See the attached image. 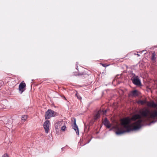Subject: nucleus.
<instances>
[{"mask_svg":"<svg viewBox=\"0 0 157 157\" xmlns=\"http://www.w3.org/2000/svg\"><path fill=\"white\" fill-rule=\"evenodd\" d=\"M120 122L121 126L120 127H117L116 131V133L117 135L140 129L142 126L141 123L143 120L142 119L138 120L132 125H130L131 119L129 117H127L121 119Z\"/></svg>","mask_w":157,"mask_h":157,"instance_id":"nucleus-1","label":"nucleus"},{"mask_svg":"<svg viewBox=\"0 0 157 157\" xmlns=\"http://www.w3.org/2000/svg\"><path fill=\"white\" fill-rule=\"evenodd\" d=\"M132 76L131 78V80L133 84L137 86L141 85V82L138 76H136L135 74H132Z\"/></svg>","mask_w":157,"mask_h":157,"instance_id":"nucleus-2","label":"nucleus"},{"mask_svg":"<svg viewBox=\"0 0 157 157\" xmlns=\"http://www.w3.org/2000/svg\"><path fill=\"white\" fill-rule=\"evenodd\" d=\"M57 113L50 109H49L46 112L45 115V119H49L56 115Z\"/></svg>","mask_w":157,"mask_h":157,"instance_id":"nucleus-3","label":"nucleus"},{"mask_svg":"<svg viewBox=\"0 0 157 157\" xmlns=\"http://www.w3.org/2000/svg\"><path fill=\"white\" fill-rule=\"evenodd\" d=\"M139 113L141 117H146L149 116L150 111L147 108H144L140 110Z\"/></svg>","mask_w":157,"mask_h":157,"instance_id":"nucleus-4","label":"nucleus"},{"mask_svg":"<svg viewBox=\"0 0 157 157\" xmlns=\"http://www.w3.org/2000/svg\"><path fill=\"white\" fill-rule=\"evenodd\" d=\"M107 111V109L105 111L101 109L99 110L94 115V119L95 120H97L98 118L100 117V115L101 114H103V115H105Z\"/></svg>","mask_w":157,"mask_h":157,"instance_id":"nucleus-5","label":"nucleus"},{"mask_svg":"<svg viewBox=\"0 0 157 157\" xmlns=\"http://www.w3.org/2000/svg\"><path fill=\"white\" fill-rule=\"evenodd\" d=\"M49 125L50 121L48 120L46 121L44 124V127L46 134L48 133L49 130Z\"/></svg>","mask_w":157,"mask_h":157,"instance_id":"nucleus-6","label":"nucleus"},{"mask_svg":"<svg viewBox=\"0 0 157 157\" xmlns=\"http://www.w3.org/2000/svg\"><path fill=\"white\" fill-rule=\"evenodd\" d=\"M26 84L23 82H21L19 86V92L20 94H21L25 90Z\"/></svg>","mask_w":157,"mask_h":157,"instance_id":"nucleus-7","label":"nucleus"},{"mask_svg":"<svg viewBox=\"0 0 157 157\" xmlns=\"http://www.w3.org/2000/svg\"><path fill=\"white\" fill-rule=\"evenodd\" d=\"M139 91L137 90H134L130 92L128 94L129 97H137L139 96Z\"/></svg>","mask_w":157,"mask_h":157,"instance_id":"nucleus-8","label":"nucleus"},{"mask_svg":"<svg viewBox=\"0 0 157 157\" xmlns=\"http://www.w3.org/2000/svg\"><path fill=\"white\" fill-rule=\"evenodd\" d=\"M74 125L72 126V128L76 131L77 135H78L79 133V131L78 126L76 124V120L75 118H74Z\"/></svg>","mask_w":157,"mask_h":157,"instance_id":"nucleus-9","label":"nucleus"},{"mask_svg":"<svg viewBox=\"0 0 157 157\" xmlns=\"http://www.w3.org/2000/svg\"><path fill=\"white\" fill-rule=\"evenodd\" d=\"M63 122L62 120L60 121H58L55 124L56 129H58L60 128V127L63 125Z\"/></svg>","mask_w":157,"mask_h":157,"instance_id":"nucleus-10","label":"nucleus"},{"mask_svg":"<svg viewBox=\"0 0 157 157\" xmlns=\"http://www.w3.org/2000/svg\"><path fill=\"white\" fill-rule=\"evenodd\" d=\"M141 116L139 114H136L132 116L130 119L132 121H135L138 119H139V120L141 119ZM138 120H139V119Z\"/></svg>","mask_w":157,"mask_h":157,"instance_id":"nucleus-11","label":"nucleus"},{"mask_svg":"<svg viewBox=\"0 0 157 157\" xmlns=\"http://www.w3.org/2000/svg\"><path fill=\"white\" fill-rule=\"evenodd\" d=\"M147 105L148 106L155 108L157 106V103H155L153 101L151 102H148Z\"/></svg>","mask_w":157,"mask_h":157,"instance_id":"nucleus-12","label":"nucleus"},{"mask_svg":"<svg viewBox=\"0 0 157 157\" xmlns=\"http://www.w3.org/2000/svg\"><path fill=\"white\" fill-rule=\"evenodd\" d=\"M149 116L151 118L153 119H154L156 117H157V111L155 110L153 113H151L150 112Z\"/></svg>","mask_w":157,"mask_h":157,"instance_id":"nucleus-13","label":"nucleus"},{"mask_svg":"<svg viewBox=\"0 0 157 157\" xmlns=\"http://www.w3.org/2000/svg\"><path fill=\"white\" fill-rule=\"evenodd\" d=\"M156 56H157V55H156L155 52H154L152 53L151 56V60L153 62L155 61L156 59Z\"/></svg>","mask_w":157,"mask_h":157,"instance_id":"nucleus-14","label":"nucleus"},{"mask_svg":"<svg viewBox=\"0 0 157 157\" xmlns=\"http://www.w3.org/2000/svg\"><path fill=\"white\" fill-rule=\"evenodd\" d=\"M147 102V101L146 100H139L137 102L138 104H140L141 105H143L146 104Z\"/></svg>","mask_w":157,"mask_h":157,"instance_id":"nucleus-15","label":"nucleus"},{"mask_svg":"<svg viewBox=\"0 0 157 157\" xmlns=\"http://www.w3.org/2000/svg\"><path fill=\"white\" fill-rule=\"evenodd\" d=\"M103 123L107 128H108V120L107 117L105 118L104 120L103 121Z\"/></svg>","mask_w":157,"mask_h":157,"instance_id":"nucleus-16","label":"nucleus"},{"mask_svg":"<svg viewBox=\"0 0 157 157\" xmlns=\"http://www.w3.org/2000/svg\"><path fill=\"white\" fill-rule=\"evenodd\" d=\"M77 71H75L73 73V75H83V73H79V71H78V69H77Z\"/></svg>","mask_w":157,"mask_h":157,"instance_id":"nucleus-17","label":"nucleus"},{"mask_svg":"<svg viewBox=\"0 0 157 157\" xmlns=\"http://www.w3.org/2000/svg\"><path fill=\"white\" fill-rule=\"evenodd\" d=\"M63 125V126L61 127V130L63 131H64L66 129V123H65V122H63V125Z\"/></svg>","mask_w":157,"mask_h":157,"instance_id":"nucleus-18","label":"nucleus"},{"mask_svg":"<svg viewBox=\"0 0 157 157\" xmlns=\"http://www.w3.org/2000/svg\"><path fill=\"white\" fill-rule=\"evenodd\" d=\"M27 116H23L22 117L21 119L22 120H24V121H25L27 119Z\"/></svg>","mask_w":157,"mask_h":157,"instance_id":"nucleus-19","label":"nucleus"},{"mask_svg":"<svg viewBox=\"0 0 157 157\" xmlns=\"http://www.w3.org/2000/svg\"><path fill=\"white\" fill-rule=\"evenodd\" d=\"M75 95L78 99L80 100L82 99L81 97L78 95V93L76 94Z\"/></svg>","mask_w":157,"mask_h":157,"instance_id":"nucleus-20","label":"nucleus"},{"mask_svg":"<svg viewBox=\"0 0 157 157\" xmlns=\"http://www.w3.org/2000/svg\"><path fill=\"white\" fill-rule=\"evenodd\" d=\"M100 64H101L103 67H106L108 66L107 64L105 63L102 64L101 63H100Z\"/></svg>","mask_w":157,"mask_h":157,"instance_id":"nucleus-21","label":"nucleus"},{"mask_svg":"<svg viewBox=\"0 0 157 157\" xmlns=\"http://www.w3.org/2000/svg\"><path fill=\"white\" fill-rule=\"evenodd\" d=\"M4 84V82L2 81L0 82V87L3 85Z\"/></svg>","mask_w":157,"mask_h":157,"instance_id":"nucleus-22","label":"nucleus"},{"mask_svg":"<svg viewBox=\"0 0 157 157\" xmlns=\"http://www.w3.org/2000/svg\"><path fill=\"white\" fill-rule=\"evenodd\" d=\"M2 157H9L8 155L7 154H4L2 156Z\"/></svg>","mask_w":157,"mask_h":157,"instance_id":"nucleus-23","label":"nucleus"},{"mask_svg":"<svg viewBox=\"0 0 157 157\" xmlns=\"http://www.w3.org/2000/svg\"><path fill=\"white\" fill-rule=\"evenodd\" d=\"M111 127V124L109 122V128Z\"/></svg>","mask_w":157,"mask_h":157,"instance_id":"nucleus-24","label":"nucleus"},{"mask_svg":"<svg viewBox=\"0 0 157 157\" xmlns=\"http://www.w3.org/2000/svg\"><path fill=\"white\" fill-rule=\"evenodd\" d=\"M146 51V50H143V51H140V53H142L143 52H144V51Z\"/></svg>","mask_w":157,"mask_h":157,"instance_id":"nucleus-25","label":"nucleus"},{"mask_svg":"<svg viewBox=\"0 0 157 157\" xmlns=\"http://www.w3.org/2000/svg\"><path fill=\"white\" fill-rule=\"evenodd\" d=\"M135 55H137L138 56H140V55L139 54H135Z\"/></svg>","mask_w":157,"mask_h":157,"instance_id":"nucleus-26","label":"nucleus"},{"mask_svg":"<svg viewBox=\"0 0 157 157\" xmlns=\"http://www.w3.org/2000/svg\"><path fill=\"white\" fill-rule=\"evenodd\" d=\"M64 148V147H62V148H61V150H63V149Z\"/></svg>","mask_w":157,"mask_h":157,"instance_id":"nucleus-27","label":"nucleus"},{"mask_svg":"<svg viewBox=\"0 0 157 157\" xmlns=\"http://www.w3.org/2000/svg\"><path fill=\"white\" fill-rule=\"evenodd\" d=\"M78 68V67H76V69H77V68Z\"/></svg>","mask_w":157,"mask_h":157,"instance_id":"nucleus-28","label":"nucleus"},{"mask_svg":"<svg viewBox=\"0 0 157 157\" xmlns=\"http://www.w3.org/2000/svg\"><path fill=\"white\" fill-rule=\"evenodd\" d=\"M32 81H33V79H32Z\"/></svg>","mask_w":157,"mask_h":157,"instance_id":"nucleus-29","label":"nucleus"},{"mask_svg":"<svg viewBox=\"0 0 157 157\" xmlns=\"http://www.w3.org/2000/svg\"><path fill=\"white\" fill-rule=\"evenodd\" d=\"M108 65H109H109H110V64H108Z\"/></svg>","mask_w":157,"mask_h":157,"instance_id":"nucleus-30","label":"nucleus"}]
</instances>
